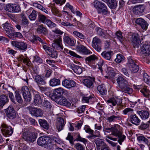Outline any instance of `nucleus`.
I'll return each mask as SVG.
<instances>
[{
  "label": "nucleus",
  "mask_w": 150,
  "mask_h": 150,
  "mask_svg": "<svg viewBox=\"0 0 150 150\" xmlns=\"http://www.w3.org/2000/svg\"><path fill=\"white\" fill-rule=\"evenodd\" d=\"M46 24L49 27L51 28H54L56 26V24L52 22L50 20L47 19L44 23Z\"/></svg>",
  "instance_id": "obj_55"
},
{
  "label": "nucleus",
  "mask_w": 150,
  "mask_h": 150,
  "mask_svg": "<svg viewBox=\"0 0 150 150\" xmlns=\"http://www.w3.org/2000/svg\"><path fill=\"white\" fill-rule=\"evenodd\" d=\"M40 125L46 129H48L49 128V125L47 121L44 120L39 119L38 120Z\"/></svg>",
  "instance_id": "obj_40"
},
{
  "label": "nucleus",
  "mask_w": 150,
  "mask_h": 150,
  "mask_svg": "<svg viewBox=\"0 0 150 150\" xmlns=\"http://www.w3.org/2000/svg\"><path fill=\"white\" fill-rule=\"evenodd\" d=\"M135 22L143 29L146 30L147 29L148 24L144 19L141 18H138L136 20Z\"/></svg>",
  "instance_id": "obj_21"
},
{
  "label": "nucleus",
  "mask_w": 150,
  "mask_h": 150,
  "mask_svg": "<svg viewBox=\"0 0 150 150\" xmlns=\"http://www.w3.org/2000/svg\"><path fill=\"white\" fill-rule=\"evenodd\" d=\"M76 50L77 52L80 53L84 55H88L92 53V52L89 50L81 45L77 46Z\"/></svg>",
  "instance_id": "obj_17"
},
{
  "label": "nucleus",
  "mask_w": 150,
  "mask_h": 150,
  "mask_svg": "<svg viewBox=\"0 0 150 150\" xmlns=\"http://www.w3.org/2000/svg\"><path fill=\"white\" fill-rule=\"evenodd\" d=\"M120 126L117 124H115L111 128V134L112 135L118 138V142L120 145L124 141L126 138V136L122 134L119 130Z\"/></svg>",
  "instance_id": "obj_2"
},
{
  "label": "nucleus",
  "mask_w": 150,
  "mask_h": 150,
  "mask_svg": "<svg viewBox=\"0 0 150 150\" xmlns=\"http://www.w3.org/2000/svg\"><path fill=\"white\" fill-rule=\"evenodd\" d=\"M100 136V132L97 130H96L95 131V134L93 133L92 135H88L87 137L88 139H93L96 137H99Z\"/></svg>",
  "instance_id": "obj_57"
},
{
  "label": "nucleus",
  "mask_w": 150,
  "mask_h": 150,
  "mask_svg": "<svg viewBox=\"0 0 150 150\" xmlns=\"http://www.w3.org/2000/svg\"><path fill=\"white\" fill-rule=\"evenodd\" d=\"M12 45L19 50H23L27 49V44L22 41H11Z\"/></svg>",
  "instance_id": "obj_9"
},
{
  "label": "nucleus",
  "mask_w": 150,
  "mask_h": 150,
  "mask_svg": "<svg viewBox=\"0 0 150 150\" xmlns=\"http://www.w3.org/2000/svg\"><path fill=\"white\" fill-rule=\"evenodd\" d=\"M74 147L77 150H84V146L79 143L75 144Z\"/></svg>",
  "instance_id": "obj_61"
},
{
  "label": "nucleus",
  "mask_w": 150,
  "mask_h": 150,
  "mask_svg": "<svg viewBox=\"0 0 150 150\" xmlns=\"http://www.w3.org/2000/svg\"><path fill=\"white\" fill-rule=\"evenodd\" d=\"M144 81L147 83L149 84L150 83V77L147 74H144L143 75Z\"/></svg>",
  "instance_id": "obj_63"
},
{
  "label": "nucleus",
  "mask_w": 150,
  "mask_h": 150,
  "mask_svg": "<svg viewBox=\"0 0 150 150\" xmlns=\"http://www.w3.org/2000/svg\"><path fill=\"white\" fill-rule=\"evenodd\" d=\"M141 92L142 93L143 95L146 97H148L150 94V92L147 88L146 87H144L141 90Z\"/></svg>",
  "instance_id": "obj_49"
},
{
  "label": "nucleus",
  "mask_w": 150,
  "mask_h": 150,
  "mask_svg": "<svg viewBox=\"0 0 150 150\" xmlns=\"http://www.w3.org/2000/svg\"><path fill=\"white\" fill-rule=\"evenodd\" d=\"M95 142L96 144V148L97 150H100L106 145L102 139L99 138L96 139L95 141Z\"/></svg>",
  "instance_id": "obj_29"
},
{
  "label": "nucleus",
  "mask_w": 150,
  "mask_h": 150,
  "mask_svg": "<svg viewBox=\"0 0 150 150\" xmlns=\"http://www.w3.org/2000/svg\"><path fill=\"white\" fill-rule=\"evenodd\" d=\"M21 24L23 25L27 26L29 24V21L25 16L23 13H21Z\"/></svg>",
  "instance_id": "obj_41"
},
{
  "label": "nucleus",
  "mask_w": 150,
  "mask_h": 150,
  "mask_svg": "<svg viewBox=\"0 0 150 150\" xmlns=\"http://www.w3.org/2000/svg\"><path fill=\"white\" fill-rule=\"evenodd\" d=\"M49 83L50 86H56L60 85V81L59 79L53 78L50 81Z\"/></svg>",
  "instance_id": "obj_36"
},
{
  "label": "nucleus",
  "mask_w": 150,
  "mask_h": 150,
  "mask_svg": "<svg viewBox=\"0 0 150 150\" xmlns=\"http://www.w3.org/2000/svg\"><path fill=\"white\" fill-rule=\"evenodd\" d=\"M124 57L121 54H118L117 55V58L115 59V61L117 63L121 62L124 59Z\"/></svg>",
  "instance_id": "obj_56"
},
{
  "label": "nucleus",
  "mask_w": 150,
  "mask_h": 150,
  "mask_svg": "<svg viewBox=\"0 0 150 150\" xmlns=\"http://www.w3.org/2000/svg\"><path fill=\"white\" fill-rule=\"evenodd\" d=\"M37 33L39 34L45 35L47 34L48 30L42 25L39 26L37 30Z\"/></svg>",
  "instance_id": "obj_34"
},
{
  "label": "nucleus",
  "mask_w": 150,
  "mask_h": 150,
  "mask_svg": "<svg viewBox=\"0 0 150 150\" xmlns=\"http://www.w3.org/2000/svg\"><path fill=\"white\" fill-rule=\"evenodd\" d=\"M131 41L133 43L134 47L138 46L141 43V41L138 34H134L132 36Z\"/></svg>",
  "instance_id": "obj_30"
},
{
  "label": "nucleus",
  "mask_w": 150,
  "mask_h": 150,
  "mask_svg": "<svg viewBox=\"0 0 150 150\" xmlns=\"http://www.w3.org/2000/svg\"><path fill=\"white\" fill-rule=\"evenodd\" d=\"M15 93V98L16 101L18 103L21 104L23 102V100L20 94L17 91H16Z\"/></svg>",
  "instance_id": "obj_46"
},
{
  "label": "nucleus",
  "mask_w": 150,
  "mask_h": 150,
  "mask_svg": "<svg viewBox=\"0 0 150 150\" xmlns=\"http://www.w3.org/2000/svg\"><path fill=\"white\" fill-rule=\"evenodd\" d=\"M137 113L142 119L145 120L148 118L150 115L149 112L146 110L139 111H137Z\"/></svg>",
  "instance_id": "obj_32"
},
{
  "label": "nucleus",
  "mask_w": 150,
  "mask_h": 150,
  "mask_svg": "<svg viewBox=\"0 0 150 150\" xmlns=\"http://www.w3.org/2000/svg\"><path fill=\"white\" fill-rule=\"evenodd\" d=\"M57 103L62 105L65 106L69 107L71 106V103L69 102L64 97H62L60 98H59L55 100Z\"/></svg>",
  "instance_id": "obj_24"
},
{
  "label": "nucleus",
  "mask_w": 150,
  "mask_h": 150,
  "mask_svg": "<svg viewBox=\"0 0 150 150\" xmlns=\"http://www.w3.org/2000/svg\"><path fill=\"white\" fill-rule=\"evenodd\" d=\"M9 99L6 95L4 94L0 96V106H3L9 102Z\"/></svg>",
  "instance_id": "obj_33"
},
{
  "label": "nucleus",
  "mask_w": 150,
  "mask_h": 150,
  "mask_svg": "<svg viewBox=\"0 0 150 150\" xmlns=\"http://www.w3.org/2000/svg\"><path fill=\"white\" fill-rule=\"evenodd\" d=\"M51 9V11L54 15L59 17L61 16V14L59 13V11L55 7H52Z\"/></svg>",
  "instance_id": "obj_53"
},
{
  "label": "nucleus",
  "mask_w": 150,
  "mask_h": 150,
  "mask_svg": "<svg viewBox=\"0 0 150 150\" xmlns=\"http://www.w3.org/2000/svg\"><path fill=\"white\" fill-rule=\"evenodd\" d=\"M64 125V121L63 119L61 117L58 118L57 122L56 128L58 132L63 129Z\"/></svg>",
  "instance_id": "obj_28"
},
{
  "label": "nucleus",
  "mask_w": 150,
  "mask_h": 150,
  "mask_svg": "<svg viewBox=\"0 0 150 150\" xmlns=\"http://www.w3.org/2000/svg\"><path fill=\"white\" fill-rule=\"evenodd\" d=\"M84 130H85L86 132L90 134V135H93L94 131L90 128L89 126L87 125L85 126L84 128Z\"/></svg>",
  "instance_id": "obj_60"
},
{
  "label": "nucleus",
  "mask_w": 150,
  "mask_h": 150,
  "mask_svg": "<svg viewBox=\"0 0 150 150\" xmlns=\"http://www.w3.org/2000/svg\"><path fill=\"white\" fill-rule=\"evenodd\" d=\"M134 110L132 108H126L124 109L122 112L125 115H131L134 113Z\"/></svg>",
  "instance_id": "obj_42"
},
{
  "label": "nucleus",
  "mask_w": 150,
  "mask_h": 150,
  "mask_svg": "<svg viewBox=\"0 0 150 150\" xmlns=\"http://www.w3.org/2000/svg\"><path fill=\"white\" fill-rule=\"evenodd\" d=\"M28 109L30 113L32 115L36 117H41L43 114L42 109L39 108H36L32 106H29Z\"/></svg>",
  "instance_id": "obj_8"
},
{
  "label": "nucleus",
  "mask_w": 150,
  "mask_h": 150,
  "mask_svg": "<svg viewBox=\"0 0 150 150\" xmlns=\"http://www.w3.org/2000/svg\"><path fill=\"white\" fill-rule=\"evenodd\" d=\"M26 14L28 16L30 20L35 21L37 16V12L32 8H30L25 12Z\"/></svg>",
  "instance_id": "obj_16"
},
{
  "label": "nucleus",
  "mask_w": 150,
  "mask_h": 150,
  "mask_svg": "<svg viewBox=\"0 0 150 150\" xmlns=\"http://www.w3.org/2000/svg\"><path fill=\"white\" fill-rule=\"evenodd\" d=\"M95 80L94 78L89 77L83 80L82 83L87 87L91 88L94 87V83Z\"/></svg>",
  "instance_id": "obj_15"
},
{
  "label": "nucleus",
  "mask_w": 150,
  "mask_h": 150,
  "mask_svg": "<svg viewBox=\"0 0 150 150\" xmlns=\"http://www.w3.org/2000/svg\"><path fill=\"white\" fill-rule=\"evenodd\" d=\"M113 54V52L111 51L107 52L104 51L101 53L102 57L106 60H110L112 55Z\"/></svg>",
  "instance_id": "obj_35"
},
{
  "label": "nucleus",
  "mask_w": 150,
  "mask_h": 150,
  "mask_svg": "<svg viewBox=\"0 0 150 150\" xmlns=\"http://www.w3.org/2000/svg\"><path fill=\"white\" fill-rule=\"evenodd\" d=\"M4 110L7 117L9 119H13L16 117V112L13 107L9 106Z\"/></svg>",
  "instance_id": "obj_11"
},
{
  "label": "nucleus",
  "mask_w": 150,
  "mask_h": 150,
  "mask_svg": "<svg viewBox=\"0 0 150 150\" xmlns=\"http://www.w3.org/2000/svg\"><path fill=\"white\" fill-rule=\"evenodd\" d=\"M5 10L10 12H18L20 10V8L15 5L12 4H7L4 7Z\"/></svg>",
  "instance_id": "obj_14"
},
{
  "label": "nucleus",
  "mask_w": 150,
  "mask_h": 150,
  "mask_svg": "<svg viewBox=\"0 0 150 150\" xmlns=\"http://www.w3.org/2000/svg\"><path fill=\"white\" fill-rule=\"evenodd\" d=\"M0 128L2 133L6 136H7V135L11 136L13 132V129L11 127L7 126L4 123L1 124Z\"/></svg>",
  "instance_id": "obj_7"
},
{
  "label": "nucleus",
  "mask_w": 150,
  "mask_h": 150,
  "mask_svg": "<svg viewBox=\"0 0 150 150\" xmlns=\"http://www.w3.org/2000/svg\"><path fill=\"white\" fill-rule=\"evenodd\" d=\"M48 55L50 57L52 58H56L57 57V51L54 50L52 49V51L50 52V53Z\"/></svg>",
  "instance_id": "obj_64"
},
{
  "label": "nucleus",
  "mask_w": 150,
  "mask_h": 150,
  "mask_svg": "<svg viewBox=\"0 0 150 150\" xmlns=\"http://www.w3.org/2000/svg\"><path fill=\"white\" fill-rule=\"evenodd\" d=\"M68 67L71 68L75 73L78 74H81L83 71L82 67L72 63L69 64Z\"/></svg>",
  "instance_id": "obj_20"
},
{
  "label": "nucleus",
  "mask_w": 150,
  "mask_h": 150,
  "mask_svg": "<svg viewBox=\"0 0 150 150\" xmlns=\"http://www.w3.org/2000/svg\"><path fill=\"white\" fill-rule=\"evenodd\" d=\"M121 119V117L119 116H115V115H112L110 117L107 118V120L110 122H112L115 121L116 120H120Z\"/></svg>",
  "instance_id": "obj_51"
},
{
  "label": "nucleus",
  "mask_w": 150,
  "mask_h": 150,
  "mask_svg": "<svg viewBox=\"0 0 150 150\" xmlns=\"http://www.w3.org/2000/svg\"><path fill=\"white\" fill-rule=\"evenodd\" d=\"M108 103L111 106H114L117 105H119L122 103V100L121 98H110L107 101Z\"/></svg>",
  "instance_id": "obj_19"
},
{
  "label": "nucleus",
  "mask_w": 150,
  "mask_h": 150,
  "mask_svg": "<svg viewBox=\"0 0 150 150\" xmlns=\"http://www.w3.org/2000/svg\"><path fill=\"white\" fill-rule=\"evenodd\" d=\"M73 33L75 36L78 37L80 39L83 40L86 38L85 36L83 34L77 31H74Z\"/></svg>",
  "instance_id": "obj_48"
},
{
  "label": "nucleus",
  "mask_w": 150,
  "mask_h": 150,
  "mask_svg": "<svg viewBox=\"0 0 150 150\" xmlns=\"http://www.w3.org/2000/svg\"><path fill=\"white\" fill-rule=\"evenodd\" d=\"M22 138L28 143H31L36 140L37 136L34 132H25L23 133Z\"/></svg>",
  "instance_id": "obj_4"
},
{
  "label": "nucleus",
  "mask_w": 150,
  "mask_h": 150,
  "mask_svg": "<svg viewBox=\"0 0 150 150\" xmlns=\"http://www.w3.org/2000/svg\"><path fill=\"white\" fill-rule=\"evenodd\" d=\"M93 99V98L90 96H84L83 97L82 101L83 103H87L89 101H91Z\"/></svg>",
  "instance_id": "obj_59"
},
{
  "label": "nucleus",
  "mask_w": 150,
  "mask_h": 150,
  "mask_svg": "<svg viewBox=\"0 0 150 150\" xmlns=\"http://www.w3.org/2000/svg\"><path fill=\"white\" fill-rule=\"evenodd\" d=\"M21 91L25 100L27 102L30 101L31 95L28 87L27 86H24L21 88Z\"/></svg>",
  "instance_id": "obj_6"
},
{
  "label": "nucleus",
  "mask_w": 150,
  "mask_h": 150,
  "mask_svg": "<svg viewBox=\"0 0 150 150\" xmlns=\"http://www.w3.org/2000/svg\"><path fill=\"white\" fill-rule=\"evenodd\" d=\"M141 52L144 56H148L150 54V45L144 44L141 49Z\"/></svg>",
  "instance_id": "obj_26"
},
{
  "label": "nucleus",
  "mask_w": 150,
  "mask_h": 150,
  "mask_svg": "<svg viewBox=\"0 0 150 150\" xmlns=\"http://www.w3.org/2000/svg\"><path fill=\"white\" fill-rule=\"evenodd\" d=\"M42 47L45 51L48 54L50 53V52H51L52 50V48L48 47L46 45L43 44L42 45Z\"/></svg>",
  "instance_id": "obj_62"
},
{
  "label": "nucleus",
  "mask_w": 150,
  "mask_h": 150,
  "mask_svg": "<svg viewBox=\"0 0 150 150\" xmlns=\"http://www.w3.org/2000/svg\"><path fill=\"white\" fill-rule=\"evenodd\" d=\"M127 65L132 73H135L138 71L139 67L136 64L135 61L133 60L132 57H128Z\"/></svg>",
  "instance_id": "obj_5"
},
{
  "label": "nucleus",
  "mask_w": 150,
  "mask_h": 150,
  "mask_svg": "<svg viewBox=\"0 0 150 150\" xmlns=\"http://www.w3.org/2000/svg\"><path fill=\"white\" fill-rule=\"evenodd\" d=\"M101 43V40L98 37L96 36L93 39L92 46L99 45Z\"/></svg>",
  "instance_id": "obj_43"
},
{
  "label": "nucleus",
  "mask_w": 150,
  "mask_h": 150,
  "mask_svg": "<svg viewBox=\"0 0 150 150\" xmlns=\"http://www.w3.org/2000/svg\"><path fill=\"white\" fill-rule=\"evenodd\" d=\"M76 84V83L72 80L65 79L62 81V86L68 89L75 87Z\"/></svg>",
  "instance_id": "obj_18"
},
{
  "label": "nucleus",
  "mask_w": 150,
  "mask_h": 150,
  "mask_svg": "<svg viewBox=\"0 0 150 150\" xmlns=\"http://www.w3.org/2000/svg\"><path fill=\"white\" fill-rule=\"evenodd\" d=\"M64 50L66 53L69 54L72 57L78 58H81V57L77 54L71 50H69L67 49L66 48H64Z\"/></svg>",
  "instance_id": "obj_47"
},
{
  "label": "nucleus",
  "mask_w": 150,
  "mask_h": 150,
  "mask_svg": "<svg viewBox=\"0 0 150 150\" xmlns=\"http://www.w3.org/2000/svg\"><path fill=\"white\" fill-rule=\"evenodd\" d=\"M117 81L119 89L121 91L129 94L132 93L133 89L129 86L128 82L125 79L121 76H119L117 79Z\"/></svg>",
  "instance_id": "obj_1"
},
{
  "label": "nucleus",
  "mask_w": 150,
  "mask_h": 150,
  "mask_svg": "<svg viewBox=\"0 0 150 150\" xmlns=\"http://www.w3.org/2000/svg\"><path fill=\"white\" fill-rule=\"evenodd\" d=\"M34 96V103L35 105L39 106L42 104V100L38 93L34 90H32Z\"/></svg>",
  "instance_id": "obj_23"
},
{
  "label": "nucleus",
  "mask_w": 150,
  "mask_h": 150,
  "mask_svg": "<svg viewBox=\"0 0 150 150\" xmlns=\"http://www.w3.org/2000/svg\"><path fill=\"white\" fill-rule=\"evenodd\" d=\"M47 19L46 17L42 14H40L38 16V20L40 22L44 23Z\"/></svg>",
  "instance_id": "obj_50"
},
{
  "label": "nucleus",
  "mask_w": 150,
  "mask_h": 150,
  "mask_svg": "<svg viewBox=\"0 0 150 150\" xmlns=\"http://www.w3.org/2000/svg\"><path fill=\"white\" fill-rule=\"evenodd\" d=\"M13 29V28L11 27L9 28H6L4 30L8 34V36L11 39H12L13 34L14 32Z\"/></svg>",
  "instance_id": "obj_45"
},
{
  "label": "nucleus",
  "mask_w": 150,
  "mask_h": 150,
  "mask_svg": "<svg viewBox=\"0 0 150 150\" xmlns=\"http://www.w3.org/2000/svg\"><path fill=\"white\" fill-rule=\"evenodd\" d=\"M57 37V38L54 40V42L52 44V46L55 50H61L64 48L62 43L61 36L60 35H58Z\"/></svg>",
  "instance_id": "obj_10"
},
{
  "label": "nucleus",
  "mask_w": 150,
  "mask_h": 150,
  "mask_svg": "<svg viewBox=\"0 0 150 150\" xmlns=\"http://www.w3.org/2000/svg\"><path fill=\"white\" fill-rule=\"evenodd\" d=\"M97 59V57L95 55H92L86 57L85 60L86 62H90L95 60Z\"/></svg>",
  "instance_id": "obj_52"
},
{
  "label": "nucleus",
  "mask_w": 150,
  "mask_h": 150,
  "mask_svg": "<svg viewBox=\"0 0 150 150\" xmlns=\"http://www.w3.org/2000/svg\"><path fill=\"white\" fill-rule=\"evenodd\" d=\"M108 3V5L110 8L114 9L117 6V1L115 0H110Z\"/></svg>",
  "instance_id": "obj_44"
},
{
  "label": "nucleus",
  "mask_w": 150,
  "mask_h": 150,
  "mask_svg": "<svg viewBox=\"0 0 150 150\" xmlns=\"http://www.w3.org/2000/svg\"><path fill=\"white\" fill-rule=\"evenodd\" d=\"M65 90L61 87L55 89L53 92L54 96H53V99L54 101L57 100V99L60 98L64 92Z\"/></svg>",
  "instance_id": "obj_12"
},
{
  "label": "nucleus",
  "mask_w": 150,
  "mask_h": 150,
  "mask_svg": "<svg viewBox=\"0 0 150 150\" xmlns=\"http://www.w3.org/2000/svg\"><path fill=\"white\" fill-rule=\"evenodd\" d=\"M50 143H51L50 138L45 136L40 137L37 140L38 144L40 146L47 145Z\"/></svg>",
  "instance_id": "obj_13"
},
{
  "label": "nucleus",
  "mask_w": 150,
  "mask_h": 150,
  "mask_svg": "<svg viewBox=\"0 0 150 150\" xmlns=\"http://www.w3.org/2000/svg\"><path fill=\"white\" fill-rule=\"evenodd\" d=\"M33 78L34 81L39 86L44 85L46 83L45 80L40 75L36 74L33 76Z\"/></svg>",
  "instance_id": "obj_22"
},
{
  "label": "nucleus",
  "mask_w": 150,
  "mask_h": 150,
  "mask_svg": "<svg viewBox=\"0 0 150 150\" xmlns=\"http://www.w3.org/2000/svg\"><path fill=\"white\" fill-rule=\"evenodd\" d=\"M97 90L100 94L102 95H105L107 93V90L103 84L99 85L97 87Z\"/></svg>",
  "instance_id": "obj_38"
},
{
  "label": "nucleus",
  "mask_w": 150,
  "mask_h": 150,
  "mask_svg": "<svg viewBox=\"0 0 150 150\" xmlns=\"http://www.w3.org/2000/svg\"><path fill=\"white\" fill-rule=\"evenodd\" d=\"M115 35L117 38L119 40L120 42H122L124 40V38L122 35V33L120 31L116 32Z\"/></svg>",
  "instance_id": "obj_54"
},
{
  "label": "nucleus",
  "mask_w": 150,
  "mask_h": 150,
  "mask_svg": "<svg viewBox=\"0 0 150 150\" xmlns=\"http://www.w3.org/2000/svg\"><path fill=\"white\" fill-rule=\"evenodd\" d=\"M129 121L136 125H139L141 120L135 114L132 115L130 116Z\"/></svg>",
  "instance_id": "obj_27"
},
{
  "label": "nucleus",
  "mask_w": 150,
  "mask_h": 150,
  "mask_svg": "<svg viewBox=\"0 0 150 150\" xmlns=\"http://www.w3.org/2000/svg\"><path fill=\"white\" fill-rule=\"evenodd\" d=\"M93 4L94 7L96 9L98 13L106 15L108 13L107 7L104 3L98 0H96Z\"/></svg>",
  "instance_id": "obj_3"
},
{
  "label": "nucleus",
  "mask_w": 150,
  "mask_h": 150,
  "mask_svg": "<svg viewBox=\"0 0 150 150\" xmlns=\"http://www.w3.org/2000/svg\"><path fill=\"white\" fill-rule=\"evenodd\" d=\"M108 74L110 77H111L114 76L115 74L113 69L111 67L108 68Z\"/></svg>",
  "instance_id": "obj_58"
},
{
  "label": "nucleus",
  "mask_w": 150,
  "mask_h": 150,
  "mask_svg": "<svg viewBox=\"0 0 150 150\" xmlns=\"http://www.w3.org/2000/svg\"><path fill=\"white\" fill-rule=\"evenodd\" d=\"M96 30L97 32V34L98 35L102 36L105 38H109L108 36H106V32L105 31L100 28H96Z\"/></svg>",
  "instance_id": "obj_39"
},
{
  "label": "nucleus",
  "mask_w": 150,
  "mask_h": 150,
  "mask_svg": "<svg viewBox=\"0 0 150 150\" xmlns=\"http://www.w3.org/2000/svg\"><path fill=\"white\" fill-rule=\"evenodd\" d=\"M137 138L138 141L139 142L144 143L148 146H149L150 144L148 139L145 138L144 136L142 134H138L137 135Z\"/></svg>",
  "instance_id": "obj_31"
},
{
  "label": "nucleus",
  "mask_w": 150,
  "mask_h": 150,
  "mask_svg": "<svg viewBox=\"0 0 150 150\" xmlns=\"http://www.w3.org/2000/svg\"><path fill=\"white\" fill-rule=\"evenodd\" d=\"M145 9V6L143 5H137L134 6L133 10L134 13L136 15H139L143 13Z\"/></svg>",
  "instance_id": "obj_25"
},
{
  "label": "nucleus",
  "mask_w": 150,
  "mask_h": 150,
  "mask_svg": "<svg viewBox=\"0 0 150 150\" xmlns=\"http://www.w3.org/2000/svg\"><path fill=\"white\" fill-rule=\"evenodd\" d=\"M63 39L64 42L68 45L70 46H73L74 45V41L69 36L64 35Z\"/></svg>",
  "instance_id": "obj_37"
}]
</instances>
